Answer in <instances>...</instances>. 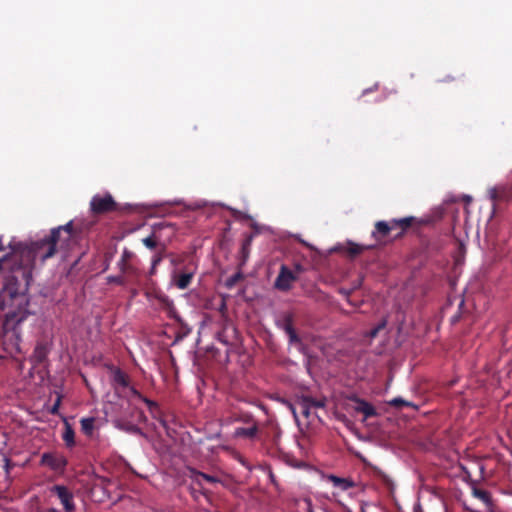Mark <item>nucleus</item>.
Segmentation results:
<instances>
[{
    "mask_svg": "<svg viewBox=\"0 0 512 512\" xmlns=\"http://www.w3.org/2000/svg\"><path fill=\"white\" fill-rule=\"evenodd\" d=\"M193 480L199 486L202 485V481H206L209 483H220L221 482V480L219 478L209 475V474H206V473H203V472H199V471L193 472Z\"/></svg>",
    "mask_w": 512,
    "mask_h": 512,
    "instance_id": "21",
    "label": "nucleus"
},
{
    "mask_svg": "<svg viewBox=\"0 0 512 512\" xmlns=\"http://www.w3.org/2000/svg\"><path fill=\"white\" fill-rule=\"evenodd\" d=\"M126 420L127 418H116V425L130 433L144 435L141 427L134 424H128Z\"/></svg>",
    "mask_w": 512,
    "mask_h": 512,
    "instance_id": "22",
    "label": "nucleus"
},
{
    "mask_svg": "<svg viewBox=\"0 0 512 512\" xmlns=\"http://www.w3.org/2000/svg\"><path fill=\"white\" fill-rule=\"evenodd\" d=\"M61 403V395L56 393L54 402L47 407V411L51 414H56Z\"/></svg>",
    "mask_w": 512,
    "mask_h": 512,
    "instance_id": "26",
    "label": "nucleus"
},
{
    "mask_svg": "<svg viewBox=\"0 0 512 512\" xmlns=\"http://www.w3.org/2000/svg\"><path fill=\"white\" fill-rule=\"evenodd\" d=\"M40 464L48 467L58 475H63L68 465V459L63 453L58 451L45 452L41 455Z\"/></svg>",
    "mask_w": 512,
    "mask_h": 512,
    "instance_id": "8",
    "label": "nucleus"
},
{
    "mask_svg": "<svg viewBox=\"0 0 512 512\" xmlns=\"http://www.w3.org/2000/svg\"><path fill=\"white\" fill-rule=\"evenodd\" d=\"M51 491L55 493L57 497L60 499L66 512H73L75 510L73 494L69 491V489L66 486L55 485L52 487Z\"/></svg>",
    "mask_w": 512,
    "mask_h": 512,
    "instance_id": "12",
    "label": "nucleus"
},
{
    "mask_svg": "<svg viewBox=\"0 0 512 512\" xmlns=\"http://www.w3.org/2000/svg\"><path fill=\"white\" fill-rule=\"evenodd\" d=\"M142 242L149 249H155L158 245V242L153 235L142 239Z\"/></svg>",
    "mask_w": 512,
    "mask_h": 512,
    "instance_id": "30",
    "label": "nucleus"
},
{
    "mask_svg": "<svg viewBox=\"0 0 512 512\" xmlns=\"http://www.w3.org/2000/svg\"><path fill=\"white\" fill-rule=\"evenodd\" d=\"M131 257H132V253L130 251H128V250H124L120 260H125V261L129 262Z\"/></svg>",
    "mask_w": 512,
    "mask_h": 512,
    "instance_id": "37",
    "label": "nucleus"
},
{
    "mask_svg": "<svg viewBox=\"0 0 512 512\" xmlns=\"http://www.w3.org/2000/svg\"><path fill=\"white\" fill-rule=\"evenodd\" d=\"M141 421L145 422L147 420L146 417H143V418H139Z\"/></svg>",
    "mask_w": 512,
    "mask_h": 512,
    "instance_id": "42",
    "label": "nucleus"
},
{
    "mask_svg": "<svg viewBox=\"0 0 512 512\" xmlns=\"http://www.w3.org/2000/svg\"><path fill=\"white\" fill-rule=\"evenodd\" d=\"M293 322V315L291 313H286L284 314L279 326L288 335L290 343H299L300 338L297 335L296 330L294 329Z\"/></svg>",
    "mask_w": 512,
    "mask_h": 512,
    "instance_id": "14",
    "label": "nucleus"
},
{
    "mask_svg": "<svg viewBox=\"0 0 512 512\" xmlns=\"http://www.w3.org/2000/svg\"><path fill=\"white\" fill-rule=\"evenodd\" d=\"M377 473H378V474H379V475H380V476H381L385 481H389L388 477H387L384 473H382V472H381V471H379V470L377 471Z\"/></svg>",
    "mask_w": 512,
    "mask_h": 512,
    "instance_id": "40",
    "label": "nucleus"
},
{
    "mask_svg": "<svg viewBox=\"0 0 512 512\" xmlns=\"http://www.w3.org/2000/svg\"><path fill=\"white\" fill-rule=\"evenodd\" d=\"M490 197L494 204L502 202L512 203V185L495 187L490 190Z\"/></svg>",
    "mask_w": 512,
    "mask_h": 512,
    "instance_id": "13",
    "label": "nucleus"
},
{
    "mask_svg": "<svg viewBox=\"0 0 512 512\" xmlns=\"http://www.w3.org/2000/svg\"><path fill=\"white\" fill-rule=\"evenodd\" d=\"M3 462H4V469H5L6 473L9 474L10 469L14 466V464L7 457L3 458Z\"/></svg>",
    "mask_w": 512,
    "mask_h": 512,
    "instance_id": "36",
    "label": "nucleus"
},
{
    "mask_svg": "<svg viewBox=\"0 0 512 512\" xmlns=\"http://www.w3.org/2000/svg\"><path fill=\"white\" fill-rule=\"evenodd\" d=\"M325 398H314L311 395H302L294 404L291 405V411L296 416L299 411L303 416H309L313 410L325 406Z\"/></svg>",
    "mask_w": 512,
    "mask_h": 512,
    "instance_id": "7",
    "label": "nucleus"
},
{
    "mask_svg": "<svg viewBox=\"0 0 512 512\" xmlns=\"http://www.w3.org/2000/svg\"><path fill=\"white\" fill-rule=\"evenodd\" d=\"M388 404L398 410H402L404 408H411L413 410H417L418 409V405L411 402V401H408V400H405L404 398L402 397H395L393 398L392 400H390L388 402Z\"/></svg>",
    "mask_w": 512,
    "mask_h": 512,
    "instance_id": "19",
    "label": "nucleus"
},
{
    "mask_svg": "<svg viewBox=\"0 0 512 512\" xmlns=\"http://www.w3.org/2000/svg\"><path fill=\"white\" fill-rule=\"evenodd\" d=\"M385 325H386V322L383 321L380 324H378L376 327L371 329L370 332L368 333L369 337L375 338L378 335L379 331L385 327Z\"/></svg>",
    "mask_w": 512,
    "mask_h": 512,
    "instance_id": "32",
    "label": "nucleus"
},
{
    "mask_svg": "<svg viewBox=\"0 0 512 512\" xmlns=\"http://www.w3.org/2000/svg\"><path fill=\"white\" fill-rule=\"evenodd\" d=\"M343 407L348 413L362 414V416H377L373 405L354 393L344 396Z\"/></svg>",
    "mask_w": 512,
    "mask_h": 512,
    "instance_id": "6",
    "label": "nucleus"
},
{
    "mask_svg": "<svg viewBox=\"0 0 512 512\" xmlns=\"http://www.w3.org/2000/svg\"><path fill=\"white\" fill-rule=\"evenodd\" d=\"M367 248L368 247H365V246H362V245H359V244H356L353 242H348L345 250L348 253V255L353 258V257H356L357 255L361 254Z\"/></svg>",
    "mask_w": 512,
    "mask_h": 512,
    "instance_id": "23",
    "label": "nucleus"
},
{
    "mask_svg": "<svg viewBox=\"0 0 512 512\" xmlns=\"http://www.w3.org/2000/svg\"><path fill=\"white\" fill-rule=\"evenodd\" d=\"M157 301L161 308L167 312L170 318L176 320L179 323L182 322V319L175 308L173 300L170 299L165 293H163L162 295H158Z\"/></svg>",
    "mask_w": 512,
    "mask_h": 512,
    "instance_id": "15",
    "label": "nucleus"
},
{
    "mask_svg": "<svg viewBox=\"0 0 512 512\" xmlns=\"http://www.w3.org/2000/svg\"><path fill=\"white\" fill-rule=\"evenodd\" d=\"M471 491L473 497L480 500L489 511H492L494 503L490 492H488L487 490L480 489L477 487V485L474 484L473 487L471 488Z\"/></svg>",
    "mask_w": 512,
    "mask_h": 512,
    "instance_id": "17",
    "label": "nucleus"
},
{
    "mask_svg": "<svg viewBox=\"0 0 512 512\" xmlns=\"http://www.w3.org/2000/svg\"><path fill=\"white\" fill-rule=\"evenodd\" d=\"M299 431L306 437L316 434L322 425L321 418H294Z\"/></svg>",
    "mask_w": 512,
    "mask_h": 512,
    "instance_id": "10",
    "label": "nucleus"
},
{
    "mask_svg": "<svg viewBox=\"0 0 512 512\" xmlns=\"http://www.w3.org/2000/svg\"><path fill=\"white\" fill-rule=\"evenodd\" d=\"M107 281H108V283H115L117 285H124L125 284V280H124L123 276H121V275L109 276L107 278Z\"/></svg>",
    "mask_w": 512,
    "mask_h": 512,
    "instance_id": "33",
    "label": "nucleus"
},
{
    "mask_svg": "<svg viewBox=\"0 0 512 512\" xmlns=\"http://www.w3.org/2000/svg\"><path fill=\"white\" fill-rule=\"evenodd\" d=\"M156 269H153V265H151L150 275L155 274Z\"/></svg>",
    "mask_w": 512,
    "mask_h": 512,
    "instance_id": "41",
    "label": "nucleus"
},
{
    "mask_svg": "<svg viewBox=\"0 0 512 512\" xmlns=\"http://www.w3.org/2000/svg\"><path fill=\"white\" fill-rule=\"evenodd\" d=\"M156 419H157V421H158L159 425H160L163 429H165V430L167 431V433H168V434H170V433H169V430H170L169 423H170V422H175V420H176L177 418H162V417H159V418H156Z\"/></svg>",
    "mask_w": 512,
    "mask_h": 512,
    "instance_id": "29",
    "label": "nucleus"
},
{
    "mask_svg": "<svg viewBox=\"0 0 512 512\" xmlns=\"http://www.w3.org/2000/svg\"><path fill=\"white\" fill-rule=\"evenodd\" d=\"M75 237L76 231L70 221L51 229L49 235L30 245L10 243L11 252L0 258V271L5 273L0 310L7 309L2 322V343L6 351H20L21 325L31 314L27 309L29 300L25 292L32 279L35 262L46 261L58 250H68ZM4 250L0 240V251Z\"/></svg>",
    "mask_w": 512,
    "mask_h": 512,
    "instance_id": "1",
    "label": "nucleus"
},
{
    "mask_svg": "<svg viewBox=\"0 0 512 512\" xmlns=\"http://www.w3.org/2000/svg\"><path fill=\"white\" fill-rule=\"evenodd\" d=\"M479 470H480L481 477L483 478L484 472H485V467L483 465H479Z\"/></svg>",
    "mask_w": 512,
    "mask_h": 512,
    "instance_id": "39",
    "label": "nucleus"
},
{
    "mask_svg": "<svg viewBox=\"0 0 512 512\" xmlns=\"http://www.w3.org/2000/svg\"><path fill=\"white\" fill-rule=\"evenodd\" d=\"M163 293L164 292L161 291L160 289L154 288L151 291L146 292V296L148 299L154 298V299L158 300V295H162Z\"/></svg>",
    "mask_w": 512,
    "mask_h": 512,
    "instance_id": "34",
    "label": "nucleus"
},
{
    "mask_svg": "<svg viewBox=\"0 0 512 512\" xmlns=\"http://www.w3.org/2000/svg\"><path fill=\"white\" fill-rule=\"evenodd\" d=\"M118 267L122 273H132L134 271L133 266L125 260H119Z\"/></svg>",
    "mask_w": 512,
    "mask_h": 512,
    "instance_id": "27",
    "label": "nucleus"
},
{
    "mask_svg": "<svg viewBox=\"0 0 512 512\" xmlns=\"http://www.w3.org/2000/svg\"><path fill=\"white\" fill-rule=\"evenodd\" d=\"M296 279L294 273L287 266L282 265L275 280L274 287L280 291H288Z\"/></svg>",
    "mask_w": 512,
    "mask_h": 512,
    "instance_id": "11",
    "label": "nucleus"
},
{
    "mask_svg": "<svg viewBox=\"0 0 512 512\" xmlns=\"http://www.w3.org/2000/svg\"><path fill=\"white\" fill-rule=\"evenodd\" d=\"M193 275V272H186L175 276V285L181 290L188 288L192 282Z\"/></svg>",
    "mask_w": 512,
    "mask_h": 512,
    "instance_id": "20",
    "label": "nucleus"
},
{
    "mask_svg": "<svg viewBox=\"0 0 512 512\" xmlns=\"http://www.w3.org/2000/svg\"><path fill=\"white\" fill-rule=\"evenodd\" d=\"M117 209V203L112 195L106 193L105 195L96 194L90 201V210L93 215H102L113 212Z\"/></svg>",
    "mask_w": 512,
    "mask_h": 512,
    "instance_id": "9",
    "label": "nucleus"
},
{
    "mask_svg": "<svg viewBox=\"0 0 512 512\" xmlns=\"http://www.w3.org/2000/svg\"><path fill=\"white\" fill-rule=\"evenodd\" d=\"M162 260L163 254L161 252L154 255L151 262V265H153V269H156V267L161 263Z\"/></svg>",
    "mask_w": 512,
    "mask_h": 512,
    "instance_id": "35",
    "label": "nucleus"
},
{
    "mask_svg": "<svg viewBox=\"0 0 512 512\" xmlns=\"http://www.w3.org/2000/svg\"><path fill=\"white\" fill-rule=\"evenodd\" d=\"M276 426L273 419H267L265 424L246 421L244 426L235 428L233 437L251 441H265L271 436L269 430L276 429Z\"/></svg>",
    "mask_w": 512,
    "mask_h": 512,
    "instance_id": "5",
    "label": "nucleus"
},
{
    "mask_svg": "<svg viewBox=\"0 0 512 512\" xmlns=\"http://www.w3.org/2000/svg\"><path fill=\"white\" fill-rule=\"evenodd\" d=\"M64 422V430L62 433V439L67 448L75 446V432L71 424L67 421V418H62Z\"/></svg>",
    "mask_w": 512,
    "mask_h": 512,
    "instance_id": "18",
    "label": "nucleus"
},
{
    "mask_svg": "<svg viewBox=\"0 0 512 512\" xmlns=\"http://www.w3.org/2000/svg\"><path fill=\"white\" fill-rule=\"evenodd\" d=\"M421 223L422 222L414 216H407L399 219L394 218L390 221H377L375 223V229L372 232V236L376 240L380 241L386 238L394 229H399L400 231L394 237L395 239H399L403 237L406 231H408L410 228L419 226Z\"/></svg>",
    "mask_w": 512,
    "mask_h": 512,
    "instance_id": "4",
    "label": "nucleus"
},
{
    "mask_svg": "<svg viewBox=\"0 0 512 512\" xmlns=\"http://www.w3.org/2000/svg\"><path fill=\"white\" fill-rule=\"evenodd\" d=\"M50 351L51 343L44 340L37 342L33 354L30 357L32 368L29 373L35 384L41 385L48 378V355Z\"/></svg>",
    "mask_w": 512,
    "mask_h": 512,
    "instance_id": "3",
    "label": "nucleus"
},
{
    "mask_svg": "<svg viewBox=\"0 0 512 512\" xmlns=\"http://www.w3.org/2000/svg\"><path fill=\"white\" fill-rule=\"evenodd\" d=\"M242 278L241 273H235L226 280V287L227 288H233L236 283Z\"/></svg>",
    "mask_w": 512,
    "mask_h": 512,
    "instance_id": "28",
    "label": "nucleus"
},
{
    "mask_svg": "<svg viewBox=\"0 0 512 512\" xmlns=\"http://www.w3.org/2000/svg\"><path fill=\"white\" fill-rule=\"evenodd\" d=\"M305 504H306V507H307V511L308 512H313L312 511V501L309 499V498H306L304 500Z\"/></svg>",
    "mask_w": 512,
    "mask_h": 512,
    "instance_id": "38",
    "label": "nucleus"
},
{
    "mask_svg": "<svg viewBox=\"0 0 512 512\" xmlns=\"http://www.w3.org/2000/svg\"><path fill=\"white\" fill-rule=\"evenodd\" d=\"M110 371V384L118 395L134 397L142 401L148 408V412L155 414L159 411L158 403L144 397L131 385L130 376L117 366H108Z\"/></svg>",
    "mask_w": 512,
    "mask_h": 512,
    "instance_id": "2",
    "label": "nucleus"
},
{
    "mask_svg": "<svg viewBox=\"0 0 512 512\" xmlns=\"http://www.w3.org/2000/svg\"><path fill=\"white\" fill-rule=\"evenodd\" d=\"M94 420H95V418H82L81 431L85 435L92 436L93 431H94Z\"/></svg>",
    "mask_w": 512,
    "mask_h": 512,
    "instance_id": "24",
    "label": "nucleus"
},
{
    "mask_svg": "<svg viewBox=\"0 0 512 512\" xmlns=\"http://www.w3.org/2000/svg\"><path fill=\"white\" fill-rule=\"evenodd\" d=\"M429 412H424L422 416H428Z\"/></svg>",
    "mask_w": 512,
    "mask_h": 512,
    "instance_id": "43",
    "label": "nucleus"
},
{
    "mask_svg": "<svg viewBox=\"0 0 512 512\" xmlns=\"http://www.w3.org/2000/svg\"><path fill=\"white\" fill-rule=\"evenodd\" d=\"M327 479L329 482L332 483V485L341 491H347L351 488L356 487V483L352 480V478H342L333 474H330L327 476Z\"/></svg>",
    "mask_w": 512,
    "mask_h": 512,
    "instance_id": "16",
    "label": "nucleus"
},
{
    "mask_svg": "<svg viewBox=\"0 0 512 512\" xmlns=\"http://www.w3.org/2000/svg\"><path fill=\"white\" fill-rule=\"evenodd\" d=\"M461 469L463 471V480L468 483L470 485V487L472 488L473 487V484L476 485V481L472 479V476H471V473L470 471L464 467V466H461Z\"/></svg>",
    "mask_w": 512,
    "mask_h": 512,
    "instance_id": "31",
    "label": "nucleus"
},
{
    "mask_svg": "<svg viewBox=\"0 0 512 512\" xmlns=\"http://www.w3.org/2000/svg\"><path fill=\"white\" fill-rule=\"evenodd\" d=\"M252 240H253V235L251 234V235L247 236L242 242L241 254H242L244 261L247 259L248 255H249Z\"/></svg>",
    "mask_w": 512,
    "mask_h": 512,
    "instance_id": "25",
    "label": "nucleus"
}]
</instances>
